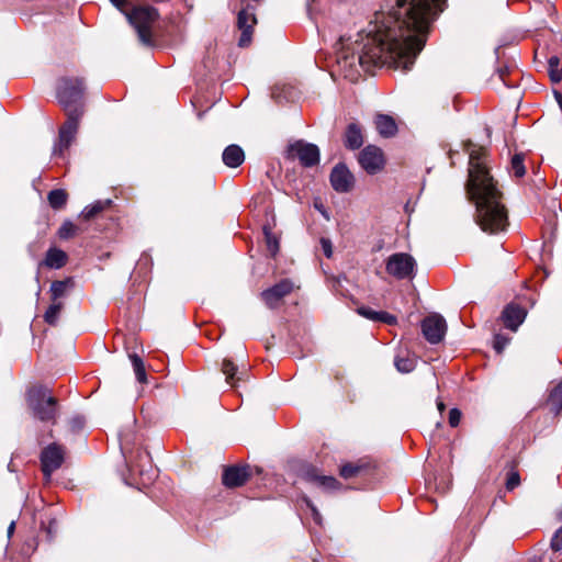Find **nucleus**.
Returning a JSON list of instances; mask_svg holds the SVG:
<instances>
[{
    "instance_id": "nucleus-1",
    "label": "nucleus",
    "mask_w": 562,
    "mask_h": 562,
    "mask_svg": "<svg viewBox=\"0 0 562 562\" xmlns=\"http://www.w3.org/2000/svg\"><path fill=\"white\" fill-rule=\"evenodd\" d=\"M445 0H395L387 12L375 13L358 56L370 71L389 65L409 70L424 48L430 24L443 11Z\"/></svg>"
},
{
    "instance_id": "nucleus-2",
    "label": "nucleus",
    "mask_w": 562,
    "mask_h": 562,
    "mask_svg": "<svg viewBox=\"0 0 562 562\" xmlns=\"http://www.w3.org/2000/svg\"><path fill=\"white\" fill-rule=\"evenodd\" d=\"M485 151L473 149L469 157V180L467 190L475 203V221L481 229L488 234L505 232L508 227V214L502 203V193L497 190L484 162Z\"/></svg>"
},
{
    "instance_id": "nucleus-3",
    "label": "nucleus",
    "mask_w": 562,
    "mask_h": 562,
    "mask_svg": "<svg viewBox=\"0 0 562 562\" xmlns=\"http://www.w3.org/2000/svg\"><path fill=\"white\" fill-rule=\"evenodd\" d=\"M85 89V79L81 77H61L57 81L56 97L67 111V120L59 128L58 142L53 149L54 155H63L76 137L80 119L83 115V106L72 109L70 106L82 99Z\"/></svg>"
},
{
    "instance_id": "nucleus-4",
    "label": "nucleus",
    "mask_w": 562,
    "mask_h": 562,
    "mask_svg": "<svg viewBox=\"0 0 562 562\" xmlns=\"http://www.w3.org/2000/svg\"><path fill=\"white\" fill-rule=\"evenodd\" d=\"M26 401L37 419L41 422H56L57 400L52 395L49 389L33 386L26 394Z\"/></svg>"
},
{
    "instance_id": "nucleus-5",
    "label": "nucleus",
    "mask_w": 562,
    "mask_h": 562,
    "mask_svg": "<svg viewBox=\"0 0 562 562\" xmlns=\"http://www.w3.org/2000/svg\"><path fill=\"white\" fill-rule=\"evenodd\" d=\"M135 439L136 432L132 430L130 426L123 427L120 431V447L125 459V470L121 473L122 480L127 486L138 491L140 490L138 480L140 471L138 470V465L132 467L130 464L132 457H128L131 446L134 443Z\"/></svg>"
},
{
    "instance_id": "nucleus-6",
    "label": "nucleus",
    "mask_w": 562,
    "mask_h": 562,
    "mask_svg": "<svg viewBox=\"0 0 562 562\" xmlns=\"http://www.w3.org/2000/svg\"><path fill=\"white\" fill-rule=\"evenodd\" d=\"M416 260L406 252L391 255L385 265L386 272L397 280L413 279L416 271Z\"/></svg>"
},
{
    "instance_id": "nucleus-7",
    "label": "nucleus",
    "mask_w": 562,
    "mask_h": 562,
    "mask_svg": "<svg viewBox=\"0 0 562 562\" xmlns=\"http://www.w3.org/2000/svg\"><path fill=\"white\" fill-rule=\"evenodd\" d=\"M162 34L156 8L143 4V45L155 46Z\"/></svg>"
},
{
    "instance_id": "nucleus-8",
    "label": "nucleus",
    "mask_w": 562,
    "mask_h": 562,
    "mask_svg": "<svg viewBox=\"0 0 562 562\" xmlns=\"http://www.w3.org/2000/svg\"><path fill=\"white\" fill-rule=\"evenodd\" d=\"M65 453V448L56 442L48 445L42 450L40 460L46 481H49L52 474L63 465Z\"/></svg>"
},
{
    "instance_id": "nucleus-9",
    "label": "nucleus",
    "mask_w": 562,
    "mask_h": 562,
    "mask_svg": "<svg viewBox=\"0 0 562 562\" xmlns=\"http://www.w3.org/2000/svg\"><path fill=\"white\" fill-rule=\"evenodd\" d=\"M422 331L425 339L431 344H439L447 331L446 319L440 314H431L422 321Z\"/></svg>"
},
{
    "instance_id": "nucleus-10",
    "label": "nucleus",
    "mask_w": 562,
    "mask_h": 562,
    "mask_svg": "<svg viewBox=\"0 0 562 562\" xmlns=\"http://www.w3.org/2000/svg\"><path fill=\"white\" fill-rule=\"evenodd\" d=\"M289 156L297 158L304 167H313L319 162V149L316 145L297 140L289 146Z\"/></svg>"
},
{
    "instance_id": "nucleus-11",
    "label": "nucleus",
    "mask_w": 562,
    "mask_h": 562,
    "mask_svg": "<svg viewBox=\"0 0 562 562\" xmlns=\"http://www.w3.org/2000/svg\"><path fill=\"white\" fill-rule=\"evenodd\" d=\"M359 164L369 175H375L384 168L383 151L376 146L368 145L359 154Z\"/></svg>"
},
{
    "instance_id": "nucleus-12",
    "label": "nucleus",
    "mask_w": 562,
    "mask_h": 562,
    "mask_svg": "<svg viewBox=\"0 0 562 562\" xmlns=\"http://www.w3.org/2000/svg\"><path fill=\"white\" fill-rule=\"evenodd\" d=\"M330 184L336 192H349L355 186V177L345 164L336 165L330 172Z\"/></svg>"
},
{
    "instance_id": "nucleus-13",
    "label": "nucleus",
    "mask_w": 562,
    "mask_h": 562,
    "mask_svg": "<svg viewBox=\"0 0 562 562\" xmlns=\"http://www.w3.org/2000/svg\"><path fill=\"white\" fill-rule=\"evenodd\" d=\"M256 24L257 19L252 8L251 11H249V8L239 11L237 16V26L241 32L240 37L238 40L239 47H246L251 43L252 30Z\"/></svg>"
},
{
    "instance_id": "nucleus-14",
    "label": "nucleus",
    "mask_w": 562,
    "mask_h": 562,
    "mask_svg": "<svg viewBox=\"0 0 562 562\" xmlns=\"http://www.w3.org/2000/svg\"><path fill=\"white\" fill-rule=\"evenodd\" d=\"M293 290V283L289 279L281 280L279 283L261 292V299L266 305L273 308L278 303Z\"/></svg>"
},
{
    "instance_id": "nucleus-15",
    "label": "nucleus",
    "mask_w": 562,
    "mask_h": 562,
    "mask_svg": "<svg viewBox=\"0 0 562 562\" xmlns=\"http://www.w3.org/2000/svg\"><path fill=\"white\" fill-rule=\"evenodd\" d=\"M121 12L128 23L134 27L138 40H140V7L132 4L130 0H110Z\"/></svg>"
},
{
    "instance_id": "nucleus-16",
    "label": "nucleus",
    "mask_w": 562,
    "mask_h": 562,
    "mask_svg": "<svg viewBox=\"0 0 562 562\" xmlns=\"http://www.w3.org/2000/svg\"><path fill=\"white\" fill-rule=\"evenodd\" d=\"M250 476L249 468L247 465L228 467L223 472V484L227 487H238L244 485Z\"/></svg>"
},
{
    "instance_id": "nucleus-17",
    "label": "nucleus",
    "mask_w": 562,
    "mask_h": 562,
    "mask_svg": "<svg viewBox=\"0 0 562 562\" xmlns=\"http://www.w3.org/2000/svg\"><path fill=\"white\" fill-rule=\"evenodd\" d=\"M527 312L524 307L518 304H508L503 313L502 319L506 328L516 331L518 327L524 323Z\"/></svg>"
},
{
    "instance_id": "nucleus-18",
    "label": "nucleus",
    "mask_w": 562,
    "mask_h": 562,
    "mask_svg": "<svg viewBox=\"0 0 562 562\" xmlns=\"http://www.w3.org/2000/svg\"><path fill=\"white\" fill-rule=\"evenodd\" d=\"M303 479L317 484L318 486L334 491L340 488L341 484L330 475H319L317 473V469L314 467H308L303 472Z\"/></svg>"
},
{
    "instance_id": "nucleus-19",
    "label": "nucleus",
    "mask_w": 562,
    "mask_h": 562,
    "mask_svg": "<svg viewBox=\"0 0 562 562\" xmlns=\"http://www.w3.org/2000/svg\"><path fill=\"white\" fill-rule=\"evenodd\" d=\"M222 159L227 167L237 168L244 162L245 153L240 146L232 144L224 149Z\"/></svg>"
},
{
    "instance_id": "nucleus-20",
    "label": "nucleus",
    "mask_w": 562,
    "mask_h": 562,
    "mask_svg": "<svg viewBox=\"0 0 562 562\" xmlns=\"http://www.w3.org/2000/svg\"><path fill=\"white\" fill-rule=\"evenodd\" d=\"M363 145V135L360 126L356 123H350L345 133V146L348 149H359Z\"/></svg>"
},
{
    "instance_id": "nucleus-21",
    "label": "nucleus",
    "mask_w": 562,
    "mask_h": 562,
    "mask_svg": "<svg viewBox=\"0 0 562 562\" xmlns=\"http://www.w3.org/2000/svg\"><path fill=\"white\" fill-rule=\"evenodd\" d=\"M547 405L550 413L558 417L562 412V380L559 381L549 392Z\"/></svg>"
},
{
    "instance_id": "nucleus-22",
    "label": "nucleus",
    "mask_w": 562,
    "mask_h": 562,
    "mask_svg": "<svg viewBox=\"0 0 562 562\" xmlns=\"http://www.w3.org/2000/svg\"><path fill=\"white\" fill-rule=\"evenodd\" d=\"M357 312L359 315L373 322H382L389 325L396 323V317L387 312H376L368 306H361Z\"/></svg>"
},
{
    "instance_id": "nucleus-23",
    "label": "nucleus",
    "mask_w": 562,
    "mask_h": 562,
    "mask_svg": "<svg viewBox=\"0 0 562 562\" xmlns=\"http://www.w3.org/2000/svg\"><path fill=\"white\" fill-rule=\"evenodd\" d=\"M375 127L383 137H392L397 132V125L390 115L380 114L375 117Z\"/></svg>"
},
{
    "instance_id": "nucleus-24",
    "label": "nucleus",
    "mask_w": 562,
    "mask_h": 562,
    "mask_svg": "<svg viewBox=\"0 0 562 562\" xmlns=\"http://www.w3.org/2000/svg\"><path fill=\"white\" fill-rule=\"evenodd\" d=\"M67 255L61 249L49 248L45 257V265L52 269H60L66 265Z\"/></svg>"
},
{
    "instance_id": "nucleus-25",
    "label": "nucleus",
    "mask_w": 562,
    "mask_h": 562,
    "mask_svg": "<svg viewBox=\"0 0 562 562\" xmlns=\"http://www.w3.org/2000/svg\"><path fill=\"white\" fill-rule=\"evenodd\" d=\"M222 372L226 376V382L232 386L236 385L237 381L243 379V372H238L237 366L229 359H224L222 362Z\"/></svg>"
},
{
    "instance_id": "nucleus-26",
    "label": "nucleus",
    "mask_w": 562,
    "mask_h": 562,
    "mask_svg": "<svg viewBox=\"0 0 562 562\" xmlns=\"http://www.w3.org/2000/svg\"><path fill=\"white\" fill-rule=\"evenodd\" d=\"M111 203H112L111 200H103V201L99 200V201H95L91 205L86 206L83 209V211L81 212L80 216L83 220H86V221H90L95 215H98L99 213H101L102 211L108 209L111 205Z\"/></svg>"
},
{
    "instance_id": "nucleus-27",
    "label": "nucleus",
    "mask_w": 562,
    "mask_h": 562,
    "mask_svg": "<svg viewBox=\"0 0 562 562\" xmlns=\"http://www.w3.org/2000/svg\"><path fill=\"white\" fill-rule=\"evenodd\" d=\"M47 200L52 209L61 210L67 203L68 194L64 189H54L48 192Z\"/></svg>"
},
{
    "instance_id": "nucleus-28",
    "label": "nucleus",
    "mask_w": 562,
    "mask_h": 562,
    "mask_svg": "<svg viewBox=\"0 0 562 562\" xmlns=\"http://www.w3.org/2000/svg\"><path fill=\"white\" fill-rule=\"evenodd\" d=\"M81 229L79 226L75 225L71 221L66 220L59 227L57 235L60 239H70L75 237Z\"/></svg>"
},
{
    "instance_id": "nucleus-29",
    "label": "nucleus",
    "mask_w": 562,
    "mask_h": 562,
    "mask_svg": "<svg viewBox=\"0 0 562 562\" xmlns=\"http://www.w3.org/2000/svg\"><path fill=\"white\" fill-rule=\"evenodd\" d=\"M132 337L125 338V348L127 350L128 357L133 362L134 372L136 380L140 382V358L137 355V352L130 346L131 345Z\"/></svg>"
},
{
    "instance_id": "nucleus-30",
    "label": "nucleus",
    "mask_w": 562,
    "mask_h": 562,
    "mask_svg": "<svg viewBox=\"0 0 562 562\" xmlns=\"http://www.w3.org/2000/svg\"><path fill=\"white\" fill-rule=\"evenodd\" d=\"M549 76L553 82L562 81V67H560V59L557 56H551L548 60Z\"/></svg>"
},
{
    "instance_id": "nucleus-31",
    "label": "nucleus",
    "mask_w": 562,
    "mask_h": 562,
    "mask_svg": "<svg viewBox=\"0 0 562 562\" xmlns=\"http://www.w3.org/2000/svg\"><path fill=\"white\" fill-rule=\"evenodd\" d=\"M394 364L396 369L402 373H409L416 367V359L414 357H396Z\"/></svg>"
},
{
    "instance_id": "nucleus-32",
    "label": "nucleus",
    "mask_w": 562,
    "mask_h": 562,
    "mask_svg": "<svg viewBox=\"0 0 562 562\" xmlns=\"http://www.w3.org/2000/svg\"><path fill=\"white\" fill-rule=\"evenodd\" d=\"M263 234L268 251L270 252L271 256H276L279 251L278 238L273 235L271 228L268 226L263 227Z\"/></svg>"
},
{
    "instance_id": "nucleus-33",
    "label": "nucleus",
    "mask_w": 562,
    "mask_h": 562,
    "mask_svg": "<svg viewBox=\"0 0 562 562\" xmlns=\"http://www.w3.org/2000/svg\"><path fill=\"white\" fill-rule=\"evenodd\" d=\"M63 308V303H53L45 312L44 319L49 325H56L60 311Z\"/></svg>"
},
{
    "instance_id": "nucleus-34",
    "label": "nucleus",
    "mask_w": 562,
    "mask_h": 562,
    "mask_svg": "<svg viewBox=\"0 0 562 562\" xmlns=\"http://www.w3.org/2000/svg\"><path fill=\"white\" fill-rule=\"evenodd\" d=\"M510 170L515 177L521 178L526 173V168L524 165V155L516 154L513 156L510 161Z\"/></svg>"
},
{
    "instance_id": "nucleus-35",
    "label": "nucleus",
    "mask_w": 562,
    "mask_h": 562,
    "mask_svg": "<svg viewBox=\"0 0 562 562\" xmlns=\"http://www.w3.org/2000/svg\"><path fill=\"white\" fill-rule=\"evenodd\" d=\"M363 469L362 464L347 463L340 468V476L344 479H351L357 476Z\"/></svg>"
},
{
    "instance_id": "nucleus-36",
    "label": "nucleus",
    "mask_w": 562,
    "mask_h": 562,
    "mask_svg": "<svg viewBox=\"0 0 562 562\" xmlns=\"http://www.w3.org/2000/svg\"><path fill=\"white\" fill-rule=\"evenodd\" d=\"M67 289V281H54L50 284V294L52 300L56 301L58 297L63 296Z\"/></svg>"
},
{
    "instance_id": "nucleus-37",
    "label": "nucleus",
    "mask_w": 562,
    "mask_h": 562,
    "mask_svg": "<svg viewBox=\"0 0 562 562\" xmlns=\"http://www.w3.org/2000/svg\"><path fill=\"white\" fill-rule=\"evenodd\" d=\"M550 548L553 552H562V526L554 532L550 541Z\"/></svg>"
},
{
    "instance_id": "nucleus-38",
    "label": "nucleus",
    "mask_w": 562,
    "mask_h": 562,
    "mask_svg": "<svg viewBox=\"0 0 562 562\" xmlns=\"http://www.w3.org/2000/svg\"><path fill=\"white\" fill-rule=\"evenodd\" d=\"M508 342L509 338L505 337L502 334H497L494 336L493 347L497 353H502L506 346L508 345Z\"/></svg>"
},
{
    "instance_id": "nucleus-39",
    "label": "nucleus",
    "mask_w": 562,
    "mask_h": 562,
    "mask_svg": "<svg viewBox=\"0 0 562 562\" xmlns=\"http://www.w3.org/2000/svg\"><path fill=\"white\" fill-rule=\"evenodd\" d=\"M520 484V476L519 473L516 471H512L508 473L507 480H506V488L508 491H513L515 487H517Z\"/></svg>"
},
{
    "instance_id": "nucleus-40",
    "label": "nucleus",
    "mask_w": 562,
    "mask_h": 562,
    "mask_svg": "<svg viewBox=\"0 0 562 562\" xmlns=\"http://www.w3.org/2000/svg\"><path fill=\"white\" fill-rule=\"evenodd\" d=\"M461 412L458 408H451L449 412V425L451 427H457L461 420Z\"/></svg>"
},
{
    "instance_id": "nucleus-41",
    "label": "nucleus",
    "mask_w": 562,
    "mask_h": 562,
    "mask_svg": "<svg viewBox=\"0 0 562 562\" xmlns=\"http://www.w3.org/2000/svg\"><path fill=\"white\" fill-rule=\"evenodd\" d=\"M321 246L324 255L327 258H330L333 256V245L331 241L328 238H322L321 239Z\"/></svg>"
},
{
    "instance_id": "nucleus-42",
    "label": "nucleus",
    "mask_w": 562,
    "mask_h": 562,
    "mask_svg": "<svg viewBox=\"0 0 562 562\" xmlns=\"http://www.w3.org/2000/svg\"><path fill=\"white\" fill-rule=\"evenodd\" d=\"M304 501L306 503V506L311 509L315 522L321 524L322 517L316 506L308 498H305Z\"/></svg>"
},
{
    "instance_id": "nucleus-43",
    "label": "nucleus",
    "mask_w": 562,
    "mask_h": 562,
    "mask_svg": "<svg viewBox=\"0 0 562 562\" xmlns=\"http://www.w3.org/2000/svg\"><path fill=\"white\" fill-rule=\"evenodd\" d=\"M314 206L317 211L321 212V214L326 218V220H329V214L327 213L325 206L323 205V203H317L315 202L314 203Z\"/></svg>"
},
{
    "instance_id": "nucleus-44",
    "label": "nucleus",
    "mask_w": 562,
    "mask_h": 562,
    "mask_svg": "<svg viewBox=\"0 0 562 562\" xmlns=\"http://www.w3.org/2000/svg\"><path fill=\"white\" fill-rule=\"evenodd\" d=\"M553 94L560 110L562 111V93L559 91H554Z\"/></svg>"
},
{
    "instance_id": "nucleus-45",
    "label": "nucleus",
    "mask_w": 562,
    "mask_h": 562,
    "mask_svg": "<svg viewBox=\"0 0 562 562\" xmlns=\"http://www.w3.org/2000/svg\"><path fill=\"white\" fill-rule=\"evenodd\" d=\"M14 530H15V521H11L8 527V530H7L8 538H11L13 536Z\"/></svg>"
},
{
    "instance_id": "nucleus-46",
    "label": "nucleus",
    "mask_w": 562,
    "mask_h": 562,
    "mask_svg": "<svg viewBox=\"0 0 562 562\" xmlns=\"http://www.w3.org/2000/svg\"><path fill=\"white\" fill-rule=\"evenodd\" d=\"M437 407L440 413H442L446 408L445 404L441 401L437 402Z\"/></svg>"
},
{
    "instance_id": "nucleus-47",
    "label": "nucleus",
    "mask_w": 562,
    "mask_h": 562,
    "mask_svg": "<svg viewBox=\"0 0 562 562\" xmlns=\"http://www.w3.org/2000/svg\"><path fill=\"white\" fill-rule=\"evenodd\" d=\"M143 384L147 383V376L145 373V370L143 369V378H142Z\"/></svg>"
},
{
    "instance_id": "nucleus-48",
    "label": "nucleus",
    "mask_w": 562,
    "mask_h": 562,
    "mask_svg": "<svg viewBox=\"0 0 562 562\" xmlns=\"http://www.w3.org/2000/svg\"><path fill=\"white\" fill-rule=\"evenodd\" d=\"M136 423H137L136 417H135V416H133V417H132V426H133V427H135V426H136Z\"/></svg>"
},
{
    "instance_id": "nucleus-49",
    "label": "nucleus",
    "mask_w": 562,
    "mask_h": 562,
    "mask_svg": "<svg viewBox=\"0 0 562 562\" xmlns=\"http://www.w3.org/2000/svg\"><path fill=\"white\" fill-rule=\"evenodd\" d=\"M345 77H350L352 79V75L345 74Z\"/></svg>"
},
{
    "instance_id": "nucleus-50",
    "label": "nucleus",
    "mask_w": 562,
    "mask_h": 562,
    "mask_svg": "<svg viewBox=\"0 0 562 562\" xmlns=\"http://www.w3.org/2000/svg\"><path fill=\"white\" fill-rule=\"evenodd\" d=\"M560 517H561V519H562V512L560 513Z\"/></svg>"
}]
</instances>
